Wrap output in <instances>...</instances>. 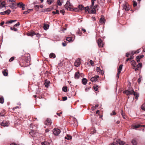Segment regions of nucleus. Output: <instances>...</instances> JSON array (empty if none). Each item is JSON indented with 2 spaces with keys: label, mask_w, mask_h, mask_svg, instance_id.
Returning a JSON list of instances; mask_svg holds the SVG:
<instances>
[{
  "label": "nucleus",
  "mask_w": 145,
  "mask_h": 145,
  "mask_svg": "<svg viewBox=\"0 0 145 145\" xmlns=\"http://www.w3.org/2000/svg\"><path fill=\"white\" fill-rule=\"evenodd\" d=\"M123 93L126 94L127 95H133L134 96L135 99H137L139 97L138 94L135 92L133 89L131 87L129 88L127 90L123 91Z\"/></svg>",
  "instance_id": "1"
},
{
  "label": "nucleus",
  "mask_w": 145,
  "mask_h": 145,
  "mask_svg": "<svg viewBox=\"0 0 145 145\" xmlns=\"http://www.w3.org/2000/svg\"><path fill=\"white\" fill-rule=\"evenodd\" d=\"M97 5H95L94 6H90L89 10V13L95 14L96 12V9L97 7Z\"/></svg>",
  "instance_id": "2"
},
{
  "label": "nucleus",
  "mask_w": 145,
  "mask_h": 145,
  "mask_svg": "<svg viewBox=\"0 0 145 145\" xmlns=\"http://www.w3.org/2000/svg\"><path fill=\"white\" fill-rule=\"evenodd\" d=\"M28 60L27 57L25 58V59L24 60H22L21 62L20 63V65L22 67H26L28 65V64H26V63H28Z\"/></svg>",
  "instance_id": "3"
},
{
  "label": "nucleus",
  "mask_w": 145,
  "mask_h": 145,
  "mask_svg": "<svg viewBox=\"0 0 145 145\" xmlns=\"http://www.w3.org/2000/svg\"><path fill=\"white\" fill-rule=\"evenodd\" d=\"M72 6V5L71 4L69 1H67L66 4L65 5V7L66 9L68 10L69 8H70V7Z\"/></svg>",
  "instance_id": "4"
},
{
  "label": "nucleus",
  "mask_w": 145,
  "mask_h": 145,
  "mask_svg": "<svg viewBox=\"0 0 145 145\" xmlns=\"http://www.w3.org/2000/svg\"><path fill=\"white\" fill-rule=\"evenodd\" d=\"M60 130L58 129H54L53 130V133L55 135H58L60 133Z\"/></svg>",
  "instance_id": "5"
},
{
  "label": "nucleus",
  "mask_w": 145,
  "mask_h": 145,
  "mask_svg": "<svg viewBox=\"0 0 145 145\" xmlns=\"http://www.w3.org/2000/svg\"><path fill=\"white\" fill-rule=\"evenodd\" d=\"M80 59H78L75 62L74 65L75 67H78L80 64Z\"/></svg>",
  "instance_id": "6"
},
{
  "label": "nucleus",
  "mask_w": 145,
  "mask_h": 145,
  "mask_svg": "<svg viewBox=\"0 0 145 145\" xmlns=\"http://www.w3.org/2000/svg\"><path fill=\"white\" fill-rule=\"evenodd\" d=\"M98 44L99 47L101 48L103 47V41L101 39H99L98 40Z\"/></svg>",
  "instance_id": "7"
},
{
  "label": "nucleus",
  "mask_w": 145,
  "mask_h": 145,
  "mask_svg": "<svg viewBox=\"0 0 145 145\" xmlns=\"http://www.w3.org/2000/svg\"><path fill=\"white\" fill-rule=\"evenodd\" d=\"M17 5L19 7H22V10H24L25 9V5L23 4L22 3L20 2L17 4Z\"/></svg>",
  "instance_id": "8"
},
{
  "label": "nucleus",
  "mask_w": 145,
  "mask_h": 145,
  "mask_svg": "<svg viewBox=\"0 0 145 145\" xmlns=\"http://www.w3.org/2000/svg\"><path fill=\"white\" fill-rule=\"evenodd\" d=\"M9 125V123L8 121H4L2 123L1 125L4 127L8 126Z\"/></svg>",
  "instance_id": "9"
},
{
  "label": "nucleus",
  "mask_w": 145,
  "mask_h": 145,
  "mask_svg": "<svg viewBox=\"0 0 145 145\" xmlns=\"http://www.w3.org/2000/svg\"><path fill=\"white\" fill-rule=\"evenodd\" d=\"M98 75L95 76L93 77H92L91 79V80L92 82H95L97 80V78H99Z\"/></svg>",
  "instance_id": "10"
},
{
  "label": "nucleus",
  "mask_w": 145,
  "mask_h": 145,
  "mask_svg": "<svg viewBox=\"0 0 145 145\" xmlns=\"http://www.w3.org/2000/svg\"><path fill=\"white\" fill-rule=\"evenodd\" d=\"M10 12V10L8 9L5 11L1 12L0 14L2 15L5 14H9Z\"/></svg>",
  "instance_id": "11"
},
{
  "label": "nucleus",
  "mask_w": 145,
  "mask_h": 145,
  "mask_svg": "<svg viewBox=\"0 0 145 145\" xmlns=\"http://www.w3.org/2000/svg\"><path fill=\"white\" fill-rule=\"evenodd\" d=\"M105 19L103 16H101V18L99 20V22L102 24L105 23Z\"/></svg>",
  "instance_id": "12"
},
{
  "label": "nucleus",
  "mask_w": 145,
  "mask_h": 145,
  "mask_svg": "<svg viewBox=\"0 0 145 145\" xmlns=\"http://www.w3.org/2000/svg\"><path fill=\"white\" fill-rule=\"evenodd\" d=\"M80 76V74L79 71L76 72L74 74V78L76 79H78Z\"/></svg>",
  "instance_id": "13"
},
{
  "label": "nucleus",
  "mask_w": 145,
  "mask_h": 145,
  "mask_svg": "<svg viewBox=\"0 0 145 145\" xmlns=\"http://www.w3.org/2000/svg\"><path fill=\"white\" fill-rule=\"evenodd\" d=\"M116 142V143H118V144H119L120 145H123L125 144V142L122 141L120 140H117Z\"/></svg>",
  "instance_id": "14"
},
{
  "label": "nucleus",
  "mask_w": 145,
  "mask_h": 145,
  "mask_svg": "<svg viewBox=\"0 0 145 145\" xmlns=\"http://www.w3.org/2000/svg\"><path fill=\"white\" fill-rule=\"evenodd\" d=\"M50 84V82L48 80H45L44 82V85L46 88H48V87L49 86Z\"/></svg>",
  "instance_id": "15"
},
{
  "label": "nucleus",
  "mask_w": 145,
  "mask_h": 145,
  "mask_svg": "<svg viewBox=\"0 0 145 145\" xmlns=\"http://www.w3.org/2000/svg\"><path fill=\"white\" fill-rule=\"evenodd\" d=\"M131 143L133 145H137V139L136 138L133 139L131 141Z\"/></svg>",
  "instance_id": "16"
},
{
  "label": "nucleus",
  "mask_w": 145,
  "mask_h": 145,
  "mask_svg": "<svg viewBox=\"0 0 145 145\" xmlns=\"http://www.w3.org/2000/svg\"><path fill=\"white\" fill-rule=\"evenodd\" d=\"M46 124L47 125H50L51 124V120L50 119L48 118L47 119Z\"/></svg>",
  "instance_id": "17"
},
{
  "label": "nucleus",
  "mask_w": 145,
  "mask_h": 145,
  "mask_svg": "<svg viewBox=\"0 0 145 145\" xmlns=\"http://www.w3.org/2000/svg\"><path fill=\"white\" fill-rule=\"evenodd\" d=\"M2 73L5 76H7L8 75V71L7 69L4 70L3 71Z\"/></svg>",
  "instance_id": "18"
},
{
  "label": "nucleus",
  "mask_w": 145,
  "mask_h": 145,
  "mask_svg": "<svg viewBox=\"0 0 145 145\" xmlns=\"http://www.w3.org/2000/svg\"><path fill=\"white\" fill-rule=\"evenodd\" d=\"M82 82L84 85H86L87 82V80L86 78H83L82 79Z\"/></svg>",
  "instance_id": "19"
},
{
  "label": "nucleus",
  "mask_w": 145,
  "mask_h": 145,
  "mask_svg": "<svg viewBox=\"0 0 145 145\" xmlns=\"http://www.w3.org/2000/svg\"><path fill=\"white\" fill-rule=\"evenodd\" d=\"M123 8L126 11H128L130 9L129 7H127V6L126 5H123Z\"/></svg>",
  "instance_id": "20"
},
{
  "label": "nucleus",
  "mask_w": 145,
  "mask_h": 145,
  "mask_svg": "<svg viewBox=\"0 0 145 145\" xmlns=\"http://www.w3.org/2000/svg\"><path fill=\"white\" fill-rule=\"evenodd\" d=\"M63 0H58L57 3L58 5L61 6L62 5V3H63Z\"/></svg>",
  "instance_id": "21"
},
{
  "label": "nucleus",
  "mask_w": 145,
  "mask_h": 145,
  "mask_svg": "<svg viewBox=\"0 0 145 145\" xmlns=\"http://www.w3.org/2000/svg\"><path fill=\"white\" fill-rule=\"evenodd\" d=\"M142 127V126L140 125H133V129H136L139 128L140 127Z\"/></svg>",
  "instance_id": "22"
},
{
  "label": "nucleus",
  "mask_w": 145,
  "mask_h": 145,
  "mask_svg": "<svg viewBox=\"0 0 145 145\" xmlns=\"http://www.w3.org/2000/svg\"><path fill=\"white\" fill-rule=\"evenodd\" d=\"M28 36H30L32 37L34 35H35V32H31L27 34Z\"/></svg>",
  "instance_id": "23"
},
{
  "label": "nucleus",
  "mask_w": 145,
  "mask_h": 145,
  "mask_svg": "<svg viewBox=\"0 0 145 145\" xmlns=\"http://www.w3.org/2000/svg\"><path fill=\"white\" fill-rule=\"evenodd\" d=\"M49 57L50 58H55L56 57L55 54L53 53H51L49 55Z\"/></svg>",
  "instance_id": "24"
},
{
  "label": "nucleus",
  "mask_w": 145,
  "mask_h": 145,
  "mask_svg": "<svg viewBox=\"0 0 145 145\" xmlns=\"http://www.w3.org/2000/svg\"><path fill=\"white\" fill-rule=\"evenodd\" d=\"M16 20H10L6 22L5 24H10L13 22L16 21Z\"/></svg>",
  "instance_id": "25"
},
{
  "label": "nucleus",
  "mask_w": 145,
  "mask_h": 145,
  "mask_svg": "<svg viewBox=\"0 0 145 145\" xmlns=\"http://www.w3.org/2000/svg\"><path fill=\"white\" fill-rule=\"evenodd\" d=\"M49 25L48 24H45L43 26V28L45 30H46L48 29Z\"/></svg>",
  "instance_id": "26"
},
{
  "label": "nucleus",
  "mask_w": 145,
  "mask_h": 145,
  "mask_svg": "<svg viewBox=\"0 0 145 145\" xmlns=\"http://www.w3.org/2000/svg\"><path fill=\"white\" fill-rule=\"evenodd\" d=\"M122 67L123 65H121L119 66L118 69V72H119V73H120L122 69Z\"/></svg>",
  "instance_id": "27"
},
{
  "label": "nucleus",
  "mask_w": 145,
  "mask_h": 145,
  "mask_svg": "<svg viewBox=\"0 0 145 145\" xmlns=\"http://www.w3.org/2000/svg\"><path fill=\"white\" fill-rule=\"evenodd\" d=\"M65 138L67 140H69L72 138V137L69 135H67V136L65 137Z\"/></svg>",
  "instance_id": "28"
},
{
  "label": "nucleus",
  "mask_w": 145,
  "mask_h": 145,
  "mask_svg": "<svg viewBox=\"0 0 145 145\" xmlns=\"http://www.w3.org/2000/svg\"><path fill=\"white\" fill-rule=\"evenodd\" d=\"M72 38L71 37H67L66 38V40L69 41L71 42L72 41Z\"/></svg>",
  "instance_id": "29"
},
{
  "label": "nucleus",
  "mask_w": 145,
  "mask_h": 145,
  "mask_svg": "<svg viewBox=\"0 0 145 145\" xmlns=\"http://www.w3.org/2000/svg\"><path fill=\"white\" fill-rule=\"evenodd\" d=\"M131 62L132 65L134 67H136V63L135 61L132 60L131 61Z\"/></svg>",
  "instance_id": "30"
},
{
  "label": "nucleus",
  "mask_w": 145,
  "mask_h": 145,
  "mask_svg": "<svg viewBox=\"0 0 145 145\" xmlns=\"http://www.w3.org/2000/svg\"><path fill=\"white\" fill-rule=\"evenodd\" d=\"M79 8L81 10H83L84 9V7L81 5H80L78 6Z\"/></svg>",
  "instance_id": "31"
},
{
  "label": "nucleus",
  "mask_w": 145,
  "mask_h": 145,
  "mask_svg": "<svg viewBox=\"0 0 145 145\" xmlns=\"http://www.w3.org/2000/svg\"><path fill=\"white\" fill-rule=\"evenodd\" d=\"M62 90L65 92H67V87L66 86L63 87L62 88Z\"/></svg>",
  "instance_id": "32"
},
{
  "label": "nucleus",
  "mask_w": 145,
  "mask_h": 145,
  "mask_svg": "<svg viewBox=\"0 0 145 145\" xmlns=\"http://www.w3.org/2000/svg\"><path fill=\"white\" fill-rule=\"evenodd\" d=\"M35 35H36V36L38 38V39H39V38L41 37L40 34L38 33H35Z\"/></svg>",
  "instance_id": "33"
},
{
  "label": "nucleus",
  "mask_w": 145,
  "mask_h": 145,
  "mask_svg": "<svg viewBox=\"0 0 145 145\" xmlns=\"http://www.w3.org/2000/svg\"><path fill=\"white\" fill-rule=\"evenodd\" d=\"M52 13L54 14H59V11L58 10H56V12L55 11H52Z\"/></svg>",
  "instance_id": "34"
},
{
  "label": "nucleus",
  "mask_w": 145,
  "mask_h": 145,
  "mask_svg": "<svg viewBox=\"0 0 145 145\" xmlns=\"http://www.w3.org/2000/svg\"><path fill=\"white\" fill-rule=\"evenodd\" d=\"M41 144L42 145H50V144L46 142H42Z\"/></svg>",
  "instance_id": "35"
},
{
  "label": "nucleus",
  "mask_w": 145,
  "mask_h": 145,
  "mask_svg": "<svg viewBox=\"0 0 145 145\" xmlns=\"http://www.w3.org/2000/svg\"><path fill=\"white\" fill-rule=\"evenodd\" d=\"M93 88L95 91H97L98 90V86L97 85H95L93 86Z\"/></svg>",
  "instance_id": "36"
},
{
  "label": "nucleus",
  "mask_w": 145,
  "mask_h": 145,
  "mask_svg": "<svg viewBox=\"0 0 145 145\" xmlns=\"http://www.w3.org/2000/svg\"><path fill=\"white\" fill-rule=\"evenodd\" d=\"M136 66L138 68H141L142 66V63H138Z\"/></svg>",
  "instance_id": "37"
},
{
  "label": "nucleus",
  "mask_w": 145,
  "mask_h": 145,
  "mask_svg": "<svg viewBox=\"0 0 145 145\" xmlns=\"http://www.w3.org/2000/svg\"><path fill=\"white\" fill-rule=\"evenodd\" d=\"M1 5L2 7H5V1H3L1 3Z\"/></svg>",
  "instance_id": "38"
},
{
  "label": "nucleus",
  "mask_w": 145,
  "mask_h": 145,
  "mask_svg": "<svg viewBox=\"0 0 145 145\" xmlns=\"http://www.w3.org/2000/svg\"><path fill=\"white\" fill-rule=\"evenodd\" d=\"M144 56L143 55H142L140 56H138L136 57L137 59H140L141 58H143Z\"/></svg>",
  "instance_id": "39"
},
{
  "label": "nucleus",
  "mask_w": 145,
  "mask_h": 145,
  "mask_svg": "<svg viewBox=\"0 0 145 145\" xmlns=\"http://www.w3.org/2000/svg\"><path fill=\"white\" fill-rule=\"evenodd\" d=\"M141 108L142 109L145 111V103L142 105Z\"/></svg>",
  "instance_id": "40"
},
{
  "label": "nucleus",
  "mask_w": 145,
  "mask_h": 145,
  "mask_svg": "<svg viewBox=\"0 0 145 145\" xmlns=\"http://www.w3.org/2000/svg\"><path fill=\"white\" fill-rule=\"evenodd\" d=\"M54 0H48L47 1L48 3L49 4H51L52 3H53L54 2Z\"/></svg>",
  "instance_id": "41"
},
{
  "label": "nucleus",
  "mask_w": 145,
  "mask_h": 145,
  "mask_svg": "<svg viewBox=\"0 0 145 145\" xmlns=\"http://www.w3.org/2000/svg\"><path fill=\"white\" fill-rule=\"evenodd\" d=\"M4 99L3 97H0V103L3 104L4 103Z\"/></svg>",
  "instance_id": "42"
},
{
  "label": "nucleus",
  "mask_w": 145,
  "mask_h": 145,
  "mask_svg": "<svg viewBox=\"0 0 145 145\" xmlns=\"http://www.w3.org/2000/svg\"><path fill=\"white\" fill-rule=\"evenodd\" d=\"M10 29L11 30H13L15 31H18L17 29L14 27H11L10 28Z\"/></svg>",
  "instance_id": "43"
},
{
  "label": "nucleus",
  "mask_w": 145,
  "mask_h": 145,
  "mask_svg": "<svg viewBox=\"0 0 145 145\" xmlns=\"http://www.w3.org/2000/svg\"><path fill=\"white\" fill-rule=\"evenodd\" d=\"M89 8L88 7V6H87L85 8H84V10L86 12H87L88 11H89Z\"/></svg>",
  "instance_id": "44"
},
{
  "label": "nucleus",
  "mask_w": 145,
  "mask_h": 145,
  "mask_svg": "<svg viewBox=\"0 0 145 145\" xmlns=\"http://www.w3.org/2000/svg\"><path fill=\"white\" fill-rule=\"evenodd\" d=\"M15 3H12V5H10V7L12 9H14L15 8V7L13 5Z\"/></svg>",
  "instance_id": "45"
},
{
  "label": "nucleus",
  "mask_w": 145,
  "mask_h": 145,
  "mask_svg": "<svg viewBox=\"0 0 145 145\" xmlns=\"http://www.w3.org/2000/svg\"><path fill=\"white\" fill-rule=\"evenodd\" d=\"M137 3L136 1H135L133 2V6L134 7H135L137 6Z\"/></svg>",
  "instance_id": "46"
},
{
  "label": "nucleus",
  "mask_w": 145,
  "mask_h": 145,
  "mask_svg": "<svg viewBox=\"0 0 145 145\" xmlns=\"http://www.w3.org/2000/svg\"><path fill=\"white\" fill-rule=\"evenodd\" d=\"M142 80V78L141 77H140L138 79V82L139 84H140V82Z\"/></svg>",
  "instance_id": "47"
},
{
  "label": "nucleus",
  "mask_w": 145,
  "mask_h": 145,
  "mask_svg": "<svg viewBox=\"0 0 145 145\" xmlns=\"http://www.w3.org/2000/svg\"><path fill=\"white\" fill-rule=\"evenodd\" d=\"M14 57H12L9 60V61L10 62H11L14 59Z\"/></svg>",
  "instance_id": "48"
},
{
  "label": "nucleus",
  "mask_w": 145,
  "mask_h": 145,
  "mask_svg": "<svg viewBox=\"0 0 145 145\" xmlns=\"http://www.w3.org/2000/svg\"><path fill=\"white\" fill-rule=\"evenodd\" d=\"M60 13H62L63 15H64L65 13V11L64 10H61L60 11Z\"/></svg>",
  "instance_id": "49"
},
{
  "label": "nucleus",
  "mask_w": 145,
  "mask_h": 145,
  "mask_svg": "<svg viewBox=\"0 0 145 145\" xmlns=\"http://www.w3.org/2000/svg\"><path fill=\"white\" fill-rule=\"evenodd\" d=\"M91 88L89 87L88 88H86L85 89L86 91L87 92L89 91V90Z\"/></svg>",
  "instance_id": "50"
},
{
  "label": "nucleus",
  "mask_w": 145,
  "mask_h": 145,
  "mask_svg": "<svg viewBox=\"0 0 145 145\" xmlns=\"http://www.w3.org/2000/svg\"><path fill=\"white\" fill-rule=\"evenodd\" d=\"M20 23L19 22H18V23L15 24L14 25V26L15 27H17L20 25Z\"/></svg>",
  "instance_id": "51"
},
{
  "label": "nucleus",
  "mask_w": 145,
  "mask_h": 145,
  "mask_svg": "<svg viewBox=\"0 0 145 145\" xmlns=\"http://www.w3.org/2000/svg\"><path fill=\"white\" fill-rule=\"evenodd\" d=\"M62 44L63 46H65L67 45V44L65 42H62Z\"/></svg>",
  "instance_id": "52"
},
{
  "label": "nucleus",
  "mask_w": 145,
  "mask_h": 145,
  "mask_svg": "<svg viewBox=\"0 0 145 145\" xmlns=\"http://www.w3.org/2000/svg\"><path fill=\"white\" fill-rule=\"evenodd\" d=\"M29 13V12L28 11H25L23 13V14H27Z\"/></svg>",
  "instance_id": "53"
},
{
  "label": "nucleus",
  "mask_w": 145,
  "mask_h": 145,
  "mask_svg": "<svg viewBox=\"0 0 145 145\" xmlns=\"http://www.w3.org/2000/svg\"><path fill=\"white\" fill-rule=\"evenodd\" d=\"M67 99V97H63V101H65Z\"/></svg>",
  "instance_id": "54"
},
{
  "label": "nucleus",
  "mask_w": 145,
  "mask_h": 145,
  "mask_svg": "<svg viewBox=\"0 0 145 145\" xmlns=\"http://www.w3.org/2000/svg\"><path fill=\"white\" fill-rule=\"evenodd\" d=\"M136 53V52L135 51H132L131 53V55H132V56H133Z\"/></svg>",
  "instance_id": "55"
},
{
  "label": "nucleus",
  "mask_w": 145,
  "mask_h": 145,
  "mask_svg": "<svg viewBox=\"0 0 145 145\" xmlns=\"http://www.w3.org/2000/svg\"><path fill=\"white\" fill-rule=\"evenodd\" d=\"M16 0H7V2H15Z\"/></svg>",
  "instance_id": "56"
},
{
  "label": "nucleus",
  "mask_w": 145,
  "mask_h": 145,
  "mask_svg": "<svg viewBox=\"0 0 145 145\" xmlns=\"http://www.w3.org/2000/svg\"><path fill=\"white\" fill-rule=\"evenodd\" d=\"M101 69H100V68L99 67H97V69H96V70H97V72H99V71L101 70Z\"/></svg>",
  "instance_id": "57"
},
{
  "label": "nucleus",
  "mask_w": 145,
  "mask_h": 145,
  "mask_svg": "<svg viewBox=\"0 0 145 145\" xmlns=\"http://www.w3.org/2000/svg\"><path fill=\"white\" fill-rule=\"evenodd\" d=\"M116 114V113L114 111H113L112 112V113L110 114V115H115Z\"/></svg>",
  "instance_id": "58"
},
{
  "label": "nucleus",
  "mask_w": 145,
  "mask_h": 145,
  "mask_svg": "<svg viewBox=\"0 0 145 145\" xmlns=\"http://www.w3.org/2000/svg\"><path fill=\"white\" fill-rule=\"evenodd\" d=\"M131 54H130L129 53L127 52L126 53V56L127 57H128L129 56V55H130Z\"/></svg>",
  "instance_id": "59"
},
{
  "label": "nucleus",
  "mask_w": 145,
  "mask_h": 145,
  "mask_svg": "<svg viewBox=\"0 0 145 145\" xmlns=\"http://www.w3.org/2000/svg\"><path fill=\"white\" fill-rule=\"evenodd\" d=\"M110 145H118V143L114 142L113 143L111 144Z\"/></svg>",
  "instance_id": "60"
},
{
  "label": "nucleus",
  "mask_w": 145,
  "mask_h": 145,
  "mask_svg": "<svg viewBox=\"0 0 145 145\" xmlns=\"http://www.w3.org/2000/svg\"><path fill=\"white\" fill-rule=\"evenodd\" d=\"M94 1H91V6H94Z\"/></svg>",
  "instance_id": "61"
},
{
  "label": "nucleus",
  "mask_w": 145,
  "mask_h": 145,
  "mask_svg": "<svg viewBox=\"0 0 145 145\" xmlns=\"http://www.w3.org/2000/svg\"><path fill=\"white\" fill-rule=\"evenodd\" d=\"M99 72V73L101 74H103V71L101 70Z\"/></svg>",
  "instance_id": "62"
},
{
  "label": "nucleus",
  "mask_w": 145,
  "mask_h": 145,
  "mask_svg": "<svg viewBox=\"0 0 145 145\" xmlns=\"http://www.w3.org/2000/svg\"><path fill=\"white\" fill-rule=\"evenodd\" d=\"M84 74L83 73H81L80 74V76L82 77H83L84 76Z\"/></svg>",
  "instance_id": "63"
},
{
  "label": "nucleus",
  "mask_w": 145,
  "mask_h": 145,
  "mask_svg": "<svg viewBox=\"0 0 145 145\" xmlns=\"http://www.w3.org/2000/svg\"><path fill=\"white\" fill-rule=\"evenodd\" d=\"M89 63L91 65H92L93 64V61L92 60H90L89 61Z\"/></svg>",
  "instance_id": "64"
}]
</instances>
